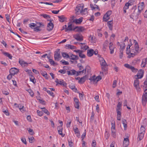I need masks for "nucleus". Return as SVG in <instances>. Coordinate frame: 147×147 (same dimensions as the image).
I'll use <instances>...</instances> for the list:
<instances>
[{"mask_svg":"<svg viewBox=\"0 0 147 147\" xmlns=\"http://www.w3.org/2000/svg\"><path fill=\"white\" fill-rule=\"evenodd\" d=\"M59 134L61 135L62 137L64 136L62 133L63 128L61 126H58L57 128Z\"/></svg>","mask_w":147,"mask_h":147,"instance_id":"nucleus-18","label":"nucleus"},{"mask_svg":"<svg viewBox=\"0 0 147 147\" xmlns=\"http://www.w3.org/2000/svg\"><path fill=\"white\" fill-rule=\"evenodd\" d=\"M111 132H112V136L114 137L115 138L116 136V131H115V129H111Z\"/></svg>","mask_w":147,"mask_h":147,"instance_id":"nucleus-39","label":"nucleus"},{"mask_svg":"<svg viewBox=\"0 0 147 147\" xmlns=\"http://www.w3.org/2000/svg\"><path fill=\"white\" fill-rule=\"evenodd\" d=\"M30 81L32 82L34 84H35L36 82V80L34 77L32 75L30 76Z\"/></svg>","mask_w":147,"mask_h":147,"instance_id":"nucleus-26","label":"nucleus"},{"mask_svg":"<svg viewBox=\"0 0 147 147\" xmlns=\"http://www.w3.org/2000/svg\"><path fill=\"white\" fill-rule=\"evenodd\" d=\"M134 42L135 43L134 49H131V55H137L139 53L140 50L139 49V45L138 43L136 40H134Z\"/></svg>","mask_w":147,"mask_h":147,"instance_id":"nucleus-1","label":"nucleus"},{"mask_svg":"<svg viewBox=\"0 0 147 147\" xmlns=\"http://www.w3.org/2000/svg\"><path fill=\"white\" fill-rule=\"evenodd\" d=\"M67 47H68V48H69L71 49H74L76 48V47L75 46L69 45H68Z\"/></svg>","mask_w":147,"mask_h":147,"instance_id":"nucleus-52","label":"nucleus"},{"mask_svg":"<svg viewBox=\"0 0 147 147\" xmlns=\"http://www.w3.org/2000/svg\"><path fill=\"white\" fill-rule=\"evenodd\" d=\"M55 82L57 84H59L63 86H65L66 84L63 80H59L57 79H56V80L55 81Z\"/></svg>","mask_w":147,"mask_h":147,"instance_id":"nucleus-13","label":"nucleus"},{"mask_svg":"<svg viewBox=\"0 0 147 147\" xmlns=\"http://www.w3.org/2000/svg\"><path fill=\"white\" fill-rule=\"evenodd\" d=\"M140 13H139L138 11L137 13H136L135 10L133 13L130 15V17L133 19H137L138 18V16Z\"/></svg>","mask_w":147,"mask_h":147,"instance_id":"nucleus-7","label":"nucleus"},{"mask_svg":"<svg viewBox=\"0 0 147 147\" xmlns=\"http://www.w3.org/2000/svg\"><path fill=\"white\" fill-rule=\"evenodd\" d=\"M112 21V20L108 21L107 22V25L108 26L110 30H112L113 29V25L111 23Z\"/></svg>","mask_w":147,"mask_h":147,"instance_id":"nucleus-27","label":"nucleus"},{"mask_svg":"<svg viewBox=\"0 0 147 147\" xmlns=\"http://www.w3.org/2000/svg\"><path fill=\"white\" fill-rule=\"evenodd\" d=\"M38 115L39 116H41L43 114V112L42 111H40L39 110H38L37 111Z\"/></svg>","mask_w":147,"mask_h":147,"instance_id":"nucleus-59","label":"nucleus"},{"mask_svg":"<svg viewBox=\"0 0 147 147\" xmlns=\"http://www.w3.org/2000/svg\"><path fill=\"white\" fill-rule=\"evenodd\" d=\"M144 133H139L138 135V138L139 139V140L140 141L143 138Z\"/></svg>","mask_w":147,"mask_h":147,"instance_id":"nucleus-30","label":"nucleus"},{"mask_svg":"<svg viewBox=\"0 0 147 147\" xmlns=\"http://www.w3.org/2000/svg\"><path fill=\"white\" fill-rule=\"evenodd\" d=\"M71 73L72 75H75L77 76L78 75H80V74H79V73H78V71H76L74 70H71Z\"/></svg>","mask_w":147,"mask_h":147,"instance_id":"nucleus-31","label":"nucleus"},{"mask_svg":"<svg viewBox=\"0 0 147 147\" xmlns=\"http://www.w3.org/2000/svg\"><path fill=\"white\" fill-rule=\"evenodd\" d=\"M131 5V4L129 2L127 3H125V6L124 7V9L125 8V9H127L128 8L129 6V5Z\"/></svg>","mask_w":147,"mask_h":147,"instance_id":"nucleus-43","label":"nucleus"},{"mask_svg":"<svg viewBox=\"0 0 147 147\" xmlns=\"http://www.w3.org/2000/svg\"><path fill=\"white\" fill-rule=\"evenodd\" d=\"M96 143L95 140H93L92 141V146L93 147H96Z\"/></svg>","mask_w":147,"mask_h":147,"instance_id":"nucleus-64","label":"nucleus"},{"mask_svg":"<svg viewBox=\"0 0 147 147\" xmlns=\"http://www.w3.org/2000/svg\"><path fill=\"white\" fill-rule=\"evenodd\" d=\"M121 109H116V111L117 113V115H121Z\"/></svg>","mask_w":147,"mask_h":147,"instance_id":"nucleus-53","label":"nucleus"},{"mask_svg":"<svg viewBox=\"0 0 147 147\" xmlns=\"http://www.w3.org/2000/svg\"><path fill=\"white\" fill-rule=\"evenodd\" d=\"M58 71L61 74H64L66 73V71L65 69H60Z\"/></svg>","mask_w":147,"mask_h":147,"instance_id":"nucleus-55","label":"nucleus"},{"mask_svg":"<svg viewBox=\"0 0 147 147\" xmlns=\"http://www.w3.org/2000/svg\"><path fill=\"white\" fill-rule=\"evenodd\" d=\"M19 62L20 65L23 67L27 66L28 64L27 62L24 61L23 59H19Z\"/></svg>","mask_w":147,"mask_h":147,"instance_id":"nucleus-17","label":"nucleus"},{"mask_svg":"<svg viewBox=\"0 0 147 147\" xmlns=\"http://www.w3.org/2000/svg\"><path fill=\"white\" fill-rule=\"evenodd\" d=\"M147 59H143L142 61L141 66L142 67H144L147 63Z\"/></svg>","mask_w":147,"mask_h":147,"instance_id":"nucleus-23","label":"nucleus"},{"mask_svg":"<svg viewBox=\"0 0 147 147\" xmlns=\"http://www.w3.org/2000/svg\"><path fill=\"white\" fill-rule=\"evenodd\" d=\"M28 92L29 93L30 95L32 97H33L34 95V93L32 91V90L31 89H29L28 90Z\"/></svg>","mask_w":147,"mask_h":147,"instance_id":"nucleus-47","label":"nucleus"},{"mask_svg":"<svg viewBox=\"0 0 147 147\" xmlns=\"http://www.w3.org/2000/svg\"><path fill=\"white\" fill-rule=\"evenodd\" d=\"M129 140L128 138H124L123 142V147H127L129 144Z\"/></svg>","mask_w":147,"mask_h":147,"instance_id":"nucleus-16","label":"nucleus"},{"mask_svg":"<svg viewBox=\"0 0 147 147\" xmlns=\"http://www.w3.org/2000/svg\"><path fill=\"white\" fill-rule=\"evenodd\" d=\"M58 17L59 18V21L61 22H64L67 19V18H65L64 16L63 15L61 16H58Z\"/></svg>","mask_w":147,"mask_h":147,"instance_id":"nucleus-22","label":"nucleus"},{"mask_svg":"<svg viewBox=\"0 0 147 147\" xmlns=\"http://www.w3.org/2000/svg\"><path fill=\"white\" fill-rule=\"evenodd\" d=\"M47 92L51 96L54 97V95L53 93L50 90H47Z\"/></svg>","mask_w":147,"mask_h":147,"instance_id":"nucleus-51","label":"nucleus"},{"mask_svg":"<svg viewBox=\"0 0 147 147\" xmlns=\"http://www.w3.org/2000/svg\"><path fill=\"white\" fill-rule=\"evenodd\" d=\"M142 103L145 105L146 102L147 101V90H145L142 97Z\"/></svg>","mask_w":147,"mask_h":147,"instance_id":"nucleus-3","label":"nucleus"},{"mask_svg":"<svg viewBox=\"0 0 147 147\" xmlns=\"http://www.w3.org/2000/svg\"><path fill=\"white\" fill-rule=\"evenodd\" d=\"M100 64L102 66H103L104 65H107L105 60H104L103 61L100 62Z\"/></svg>","mask_w":147,"mask_h":147,"instance_id":"nucleus-63","label":"nucleus"},{"mask_svg":"<svg viewBox=\"0 0 147 147\" xmlns=\"http://www.w3.org/2000/svg\"><path fill=\"white\" fill-rule=\"evenodd\" d=\"M109 48L110 50V53L112 54L114 53V50L115 49L114 46L113 45V44L111 42L110 43Z\"/></svg>","mask_w":147,"mask_h":147,"instance_id":"nucleus-19","label":"nucleus"},{"mask_svg":"<svg viewBox=\"0 0 147 147\" xmlns=\"http://www.w3.org/2000/svg\"><path fill=\"white\" fill-rule=\"evenodd\" d=\"M77 66L80 70V71H78V73H79V74H80V75H81L82 73V74L85 73L86 71V69H84L82 65L80 64H78Z\"/></svg>","mask_w":147,"mask_h":147,"instance_id":"nucleus-5","label":"nucleus"},{"mask_svg":"<svg viewBox=\"0 0 147 147\" xmlns=\"http://www.w3.org/2000/svg\"><path fill=\"white\" fill-rule=\"evenodd\" d=\"M47 57L49 59V61L50 63L53 65H54L55 64V62L54 61H53L52 59H49L50 57L49 56H47Z\"/></svg>","mask_w":147,"mask_h":147,"instance_id":"nucleus-38","label":"nucleus"},{"mask_svg":"<svg viewBox=\"0 0 147 147\" xmlns=\"http://www.w3.org/2000/svg\"><path fill=\"white\" fill-rule=\"evenodd\" d=\"M76 29H77V31L79 32H82L84 30V28L83 27L77 26L74 28L73 30H74Z\"/></svg>","mask_w":147,"mask_h":147,"instance_id":"nucleus-24","label":"nucleus"},{"mask_svg":"<svg viewBox=\"0 0 147 147\" xmlns=\"http://www.w3.org/2000/svg\"><path fill=\"white\" fill-rule=\"evenodd\" d=\"M73 30V29H72V25L71 23V22H69L68 26L66 29V32L72 30Z\"/></svg>","mask_w":147,"mask_h":147,"instance_id":"nucleus-20","label":"nucleus"},{"mask_svg":"<svg viewBox=\"0 0 147 147\" xmlns=\"http://www.w3.org/2000/svg\"><path fill=\"white\" fill-rule=\"evenodd\" d=\"M87 8H85L83 10H82V12H81V13L83 14H86L87 13Z\"/></svg>","mask_w":147,"mask_h":147,"instance_id":"nucleus-46","label":"nucleus"},{"mask_svg":"<svg viewBox=\"0 0 147 147\" xmlns=\"http://www.w3.org/2000/svg\"><path fill=\"white\" fill-rule=\"evenodd\" d=\"M74 101L75 102V107L77 109L79 108V100L78 99L75 97L74 98Z\"/></svg>","mask_w":147,"mask_h":147,"instance_id":"nucleus-14","label":"nucleus"},{"mask_svg":"<svg viewBox=\"0 0 147 147\" xmlns=\"http://www.w3.org/2000/svg\"><path fill=\"white\" fill-rule=\"evenodd\" d=\"M74 37L78 41H81L83 40V36L80 33H77L74 35Z\"/></svg>","mask_w":147,"mask_h":147,"instance_id":"nucleus-6","label":"nucleus"},{"mask_svg":"<svg viewBox=\"0 0 147 147\" xmlns=\"http://www.w3.org/2000/svg\"><path fill=\"white\" fill-rule=\"evenodd\" d=\"M74 52H75L76 53H78L79 54V55H84V54H82V51L79 50H74Z\"/></svg>","mask_w":147,"mask_h":147,"instance_id":"nucleus-49","label":"nucleus"},{"mask_svg":"<svg viewBox=\"0 0 147 147\" xmlns=\"http://www.w3.org/2000/svg\"><path fill=\"white\" fill-rule=\"evenodd\" d=\"M19 71V69L16 68H12L9 70L10 74L14 76L15 74H17Z\"/></svg>","mask_w":147,"mask_h":147,"instance_id":"nucleus-9","label":"nucleus"},{"mask_svg":"<svg viewBox=\"0 0 147 147\" xmlns=\"http://www.w3.org/2000/svg\"><path fill=\"white\" fill-rule=\"evenodd\" d=\"M73 129L74 131L75 132V134L80 133V131H79L78 128H77V127H76L75 128H74Z\"/></svg>","mask_w":147,"mask_h":147,"instance_id":"nucleus-48","label":"nucleus"},{"mask_svg":"<svg viewBox=\"0 0 147 147\" xmlns=\"http://www.w3.org/2000/svg\"><path fill=\"white\" fill-rule=\"evenodd\" d=\"M42 109V111L44 112L45 113L47 114L48 115H49L50 113L49 111L46 109L45 107L41 108Z\"/></svg>","mask_w":147,"mask_h":147,"instance_id":"nucleus-33","label":"nucleus"},{"mask_svg":"<svg viewBox=\"0 0 147 147\" xmlns=\"http://www.w3.org/2000/svg\"><path fill=\"white\" fill-rule=\"evenodd\" d=\"M131 69L133 72H136L137 71V69L134 68V67L131 66L130 69Z\"/></svg>","mask_w":147,"mask_h":147,"instance_id":"nucleus-50","label":"nucleus"},{"mask_svg":"<svg viewBox=\"0 0 147 147\" xmlns=\"http://www.w3.org/2000/svg\"><path fill=\"white\" fill-rule=\"evenodd\" d=\"M121 122L123 125L124 130H126L127 127V124L126 120L125 119H122Z\"/></svg>","mask_w":147,"mask_h":147,"instance_id":"nucleus-28","label":"nucleus"},{"mask_svg":"<svg viewBox=\"0 0 147 147\" xmlns=\"http://www.w3.org/2000/svg\"><path fill=\"white\" fill-rule=\"evenodd\" d=\"M101 69L102 70L105 71H106L107 70V65H105L103 66L101 65Z\"/></svg>","mask_w":147,"mask_h":147,"instance_id":"nucleus-41","label":"nucleus"},{"mask_svg":"<svg viewBox=\"0 0 147 147\" xmlns=\"http://www.w3.org/2000/svg\"><path fill=\"white\" fill-rule=\"evenodd\" d=\"M94 113L93 111L90 117V119L92 121L94 120Z\"/></svg>","mask_w":147,"mask_h":147,"instance_id":"nucleus-56","label":"nucleus"},{"mask_svg":"<svg viewBox=\"0 0 147 147\" xmlns=\"http://www.w3.org/2000/svg\"><path fill=\"white\" fill-rule=\"evenodd\" d=\"M91 82H92L94 83H96L97 82L96 79V76H94L91 77L89 79Z\"/></svg>","mask_w":147,"mask_h":147,"instance_id":"nucleus-29","label":"nucleus"},{"mask_svg":"<svg viewBox=\"0 0 147 147\" xmlns=\"http://www.w3.org/2000/svg\"><path fill=\"white\" fill-rule=\"evenodd\" d=\"M28 131L29 134L30 135H33L34 134V133L32 129H29Z\"/></svg>","mask_w":147,"mask_h":147,"instance_id":"nucleus-54","label":"nucleus"},{"mask_svg":"<svg viewBox=\"0 0 147 147\" xmlns=\"http://www.w3.org/2000/svg\"><path fill=\"white\" fill-rule=\"evenodd\" d=\"M61 56H54L55 60L57 61H58L61 59Z\"/></svg>","mask_w":147,"mask_h":147,"instance_id":"nucleus-40","label":"nucleus"},{"mask_svg":"<svg viewBox=\"0 0 147 147\" xmlns=\"http://www.w3.org/2000/svg\"><path fill=\"white\" fill-rule=\"evenodd\" d=\"M98 51L97 49H96L94 51L92 49H90L87 51V53L88 55H93L94 54L96 55L98 54Z\"/></svg>","mask_w":147,"mask_h":147,"instance_id":"nucleus-4","label":"nucleus"},{"mask_svg":"<svg viewBox=\"0 0 147 147\" xmlns=\"http://www.w3.org/2000/svg\"><path fill=\"white\" fill-rule=\"evenodd\" d=\"M96 82H98V81L101 80L102 79V78L100 76H98L97 77H96Z\"/></svg>","mask_w":147,"mask_h":147,"instance_id":"nucleus-60","label":"nucleus"},{"mask_svg":"<svg viewBox=\"0 0 147 147\" xmlns=\"http://www.w3.org/2000/svg\"><path fill=\"white\" fill-rule=\"evenodd\" d=\"M2 92L3 94L5 95H7L9 94V92H8L6 91L5 90H3L2 91Z\"/></svg>","mask_w":147,"mask_h":147,"instance_id":"nucleus-61","label":"nucleus"},{"mask_svg":"<svg viewBox=\"0 0 147 147\" xmlns=\"http://www.w3.org/2000/svg\"><path fill=\"white\" fill-rule=\"evenodd\" d=\"M41 16H42L44 18H50V16L49 15L46 14H42L41 15Z\"/></svg>","mask_w":147,"mask_h":147,"instance_id":"nucleus-58","label":"nucleus"},{"mask_svg":"<svg viewBox=\"0 0 147 147\" xmlns=\"http://www.w3.org/2000/svg\"><path fill=\"white\" fill-rule=\"evenodd\" d=\"M120 49L122 48V49H123L125 48V45L124 43H122L121 45H120Z\"/></svg>","mask_w":147,"mask_h":147,"instance_id":"nucleus-57","label":"nucleus"},{"mask_svg":"<svg viewBox=\"0 0 147 147\" xmlns=\"http://www.w3.org/2000/svg\"><path fill=\"white\" fill-rule=\"evenodd\" d=\"M84 7V5H82L81 4L78 5L76 8L75 10L76 11V14H79L80 13H81V12H82V10Z\"/></svg>","mask_w":147,"mask_h":147,"instance_id":"nucleus-2","label":"nucleus"},{"mask_svg":"<svg viewBox=\"0 0 147 147\" xmlns=\"http://www.w3.org/2000/svg\"><path fill=\"white\" fill-rule=\"evenodd\" d=\"M82 18H80L79 19L74 20L73 21V22L76 23V24H80L82 21Z\"/></svg>","mask_w":147,"mask_h":147,"instance_id":"nucleus-25","label":"nucleus"},{"mask_svg":"<svg viewBox=\"0 0 147 147\" xmlns=\"http://www.w3.org/2000/svg\"><path fill=\"white\" fill-rule=\"evenodd\" d=\"M122 102H118L116 109H121V107L122 106Z\"/></svg>","mask_w":147,"mask_h":147,"instance_id":"nucleus-45","label":"nucleus"},{"mask_svg":"<svg viewBox=\"0 0 147 147\" xmlns=\"http://www.w3.org/2000/svg\"><path fill=\"white\" fill-rule=\"evenodd\" d=\"M64 58H69L73 61H76L78 60V56H62Z\"/></svg>","mask_w":147,"mask_h":147,"instance_id":"nucleus-11","label":"nucleus"},{"mask_svg":"<svg viewBox=\"0 0 147 147\" xmlns=\"http://www.w3.org/2000/svg\"><path fill=\"white\" fill-rule=\"evenodd\" d=\"M54 24L51 22V20H50V22L48 24L47 27V30L49 31H50L52 30L54 27Z\"/></svg>","mask_w":147,"mask_h":147,"instance_id":"nucleus-12","label":"nucleus"},{"mask_svg":"<svg viewBox=\"0 0 147 147\" xmlns=\"http://www.w3.org/2000/svg\"><path fill=\"white\" fill-rule=\"evenodd\" d=\"M86 76H85L82 77L78 81V83L80 84H83L86 80Z\"/></svg>","mask_w":147,"mask_h":147,"instance_id":"nucleus-21","label":"nucleus"},{"mask_svg":"<svg viewBox=\"0 0 147 147\" xmlns=\"http://www.w3.org/2000/svg\"><path fill=\"white\" fill-rule=\"evenodd\" d=\"M67 123L66 124V126L67 127H70V124L71 122V120L70 119L67 118Z\"/></svg>","mask_w":147,"mask_h":147,"instance_id":"nucleus-34","label":"nucleus"},{"mask_svg":"<svg viewBox=\"0 0 147 147\" xmlns=\"http://www.w3.org/2000/svg\"><path fill=\"white\" fill-rule=\"evenodd\" d=\"M143 70L140 69L138 71V73L137 75V78L138 79H140L143 76Z\"/></svg>","mask_w":147,"mask_h":147,"instance_id":"nucleus-15","label":"nucleus"},{"mask_svg":"<svg viewBox=\"0 0 147 147\" xmlns=\"http://www.w3.org/2000/svg\"><path fill=\"white\" fill-rule=\"evenodd\" d=\"M144 7V3L142 2L139 4L138 7V11L139 13H141V11L143 10Z\"/></svg>","mask_w":147,"mask_h":147,"instance_id":"nucleus-10","label":"nucleus"},{"mask_svg":"<svg viewBox=\"0 0 147 147\" xmlns=\"http://www.w3.org/2000/svg\"><path fill=\"white\" fill-rule=\"evenodd\" d=\"M28 139L29 142L30 143H32L34 142L35 141V139L33 137H28Z\"/></svg>","mask_w":147,"mask_h":147,"instance_id":"nucleus-37","label":"nucleus"},{"mask_svg":"<svg viewBox=\"0 0 147 147\" xmlns=\"http://www.w3.org/2000/svg\"><path fill=\"white\" fill-rule=\"evenodd\" d=\"M145 127L143 126H142L140 128L139 132L140 133H145Z\"/></svg>","mask_w":147,"mask_h":147,"instance_id":"nucleus-35","label":"nucleus"},{"mask_svg":"<svg viewBox=\"0 0 147 147\" xmlns=\"http://www.w3.org/2000/svg\"><path fill=\"white\" fill-rule=\"evenodd\" d=\"M86 135V130H85L84 132L82 134L81 136V138H82V140H83L84 138Z\"/></svg>","mask_w":147,"mask_h":147,"instance_id":"nucleus-62","label":"nucleus"},{"mask_svg":"<svg viewBox=\"0 0 147 147\" xmlns=\"http://www.w3.org/2000/svg\"><path fill=\"white\" fill-rule=\"evenodd\" d=\"M139 81L138 80V79L137 78V79H136V80H134V86L136 88V90H137L138 91H140V88L139 87Z\"/></svg>","mask_w":147,"mask_h":147,"instance_id":"nucleus-8","label":"nucleus"},{"mask_svg":"<svg viewBox=\"0 0 147 147\" xmlns=\"http://www.w3.org/2000/svg\"><path fill=\"white\" fill-rule=\"evenodd\" d=\"M36 26V24L34 23H31L29 24V26L32 29H34V27Z\"/></svg>","mask_w":147,"mask_h":147,"instance_id":"nucleus-36","label":"nucleus"},{"mask_svg":"<svg viewBox=\"0 0 147 147\" xmlns=\"http://www.w3.org/2000/svg\"><path fill=\"white\" fill-rule=\"evenodd\" d=\"M60 49H58L55 52L54 55H60Z\"/></svg>","mask_w":147,"mask_h":147,"instance_id":"nucleus-42","label":"nucleus"},{"mask_svg":"<svg viewBox=\"0 0 147 147\" xmlns=\"http://www.w3.org/2000/svg\"><path fill=\"white\" fill-rule=\"evenodd\" d=\"M61 62L62 63L63 65H67L69 64V63L68 62L65 61L64 60H62L61 61Z\"/></svg>","mask_w":147,"mask_h":147,"instance_id":"nucleus-44","label":"nucleus"},{"mask_svg":"<svg viewBox=\"0 0 147 147\" xmlns=\"http://www.w3.org/2000/svg\"><path fill=\"white\" fill-rule=\"evenodd\" d=\"M109 16L108 15L105 14L103 17V21L105 22H107L109 19Z\"/></svg>","mask_w":147,"mask_h":147,"instance_id":"nucleus-32","label":"nucleus"}]
</instances>
